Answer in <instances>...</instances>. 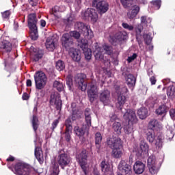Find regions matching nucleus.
<instances>
[{"mask_svg": "<svg viewBox=\"0 0 175 175\" xmlns=\"http://www.w3.org/2000/svg\"><path fill=\"white\" fill-rule=\"evenodd\" d=\"M98 85L99 82L95 80L92 81L90 89L88 91L89 100L92 103L99 98L100 102H102L103 105H106L110 102V91L105 90L99 92V89L98 88Z\"/></svg>", "mask_w": 175, "mask_h": 175, "instance_id": "1", "label": "nucleus"}, {"mask_svg": "<svg viewBox=\"0 0 175 175\" xmlns=\"http://www.w3.org/2000/svg\"><path fill=\"white\" fill-rule=\"evenodd\" d=\"M109 148H111V155L113 158H121L122 157V141L120 137H113L107 141Z\"/></svg>", "mask_w": 175, "mask_h": 175, "instance_id": "2", "label": "nucleus"}, {"mask_svg": "<svg viewBox=\"0 0 175 175\" xmlns=\"http://www.w3.org/2000/svg\"><path fill=\"white\" fill-rule=\"evenodd\" d=\"M91 109L86 108L85 110V121L86 124H83L82 127L76 126L74 128V132L79 137H83L85 132L91 128Z\"/></svg>", "mask_w": 175, "mask_h": 175, "instance_id": "3", "label": "nucleus"}, {"mask_svg": "<svg viewBox=\"0 0 175 175\" xmlns=\"http://www.w3.org/2000/svg\"><path fill=\"white\" fill-rule=\"evenodd\" d=\"M115 90L118 94L116 107L119 110H122V106H124L125 102H126V98L124 95L128 92V88L126 86H116Z\"/></svg>", "mask_w": 175, "mask_h": 175, "instance_id": "4", "label": "nucleus"}, {"mask_svg": "<svg viewBox=\"0 0 175 175\" xmlns=\"http://www.w3.org/2000/svg\"><path fill=\"white\" fill-rule=\"evenodd\" d=\"M111 53H113V48L108 45H104L103 48L96 45L94 51V57L97 61H102L103 59V54L110 55Z\"/></svg>", "mask_w": 175, "mask_h": 175, "instance_id": "5", "label": "nucleus"}, {"mask_svg": "<svg viewBox=\"0 0 175 175\" xmlns=\"http://www.w3.org/2000/svg\"><path fill=\"white\" fill-rule=\"evenodd\" d=\"M75 28L77 31L83 33L85 38L88 39H92V38H94V32L91 30V27L88 25H85L83 22H77L75 25Z\"/></svg>", "mask_w": 175, "mask_h": 175, "instance_id": "6", "label": "nucleus"}, {"mask_svg": "<svg viewBox=\"0 0 175 175\" xmlns=\"http://www.w3.org/2000/svg\"><path fill=\"white\" fill-rule=\"evenodd\" d=\"M36 88L37 90H43L47 83V77L42 71H38L34 75Z\"/></svg>", "mask_w": 175, "mask_h": 175, "instance_id": "7", "label": "nucleus"}, {"mask_svg": "<svg viewBox=\"0 0 175 175\" xmlns=\"http://www.w3.org/2000/svg\"><path fill=\"white\" fill-rule=\"evenodd\" d=\"M50 105L55 106L57 110L61 109V107H62V100H61V96L59 92H55L51 94Z\"/></svg>", "mask_w": 175, "mask_h": 175, "instance_id": "8", "label": "nucleus"}, {"mask_svg": "<svg viewBox=\"0 0 175 175\" xmlns=\"http://www.w3.org/2000/svg\"><path fill=\"white\" fill-rule=\"evenodd\" d=\"M14 173L16 175H29L31 172L29 168L23 163H18L15 165Z\"/></svg>", "mask_w": 175, "mask_h": 175, "instance_id": "9", "label": "nucleus"}, {"mask_svg": "<svg viewBox=\"0 0 175 175\" xmlns=\"http://www.w3.org/2000/svg\"><path fill=\"white\" fill-rule=\"evenodd\" d=\"M77 159L85 175H87V151L82 150L81 152L77 156Z\"/></svg>", "mask_w": 175, "mask_h": 175, "instance_id": "10", "label": "nucleus"}, {"mask_svg": "<svg viewBox=\"0 0 175 175\" xmlns=\"http://www.w3.org/2000/svg\"><path fill=\"white\" fill-rule=\"evenodd\" d=\"M93 5H96V8L100 14L106 13L109 10V3L105 1L102 0H94Z\"/></svg>", "mask_w": 175, "mask_h": 175, "instance_id": "11", "label": "nucleus"}, {"mask_svg": "<svg viewBox=\"0 0 175 175\" xmlns=\"http://www.w3.org/2000/svg\"><path fill=\"white\" fill-rule=\"evenodd\" d=\"M80 46L84 55L85 59H88V61H90L92 57V52L91 51V49L88 48V43L87 42V40H81V43L79 44Z\"/></svg>", "mask_w": 175, "mask_h": 175, "instance_id": "12", "label": "nucleus"}, {"mask_svg": "<svg viewBox=\"0 0 175 175\" xmlns=\"http://www.w3.org/2000/svg\"><path fill=\"white\" fill-rule=\"evenodd\" d=\"M57 43H58V38L56 35H53L46 39L45 46L49 51H54Z\"/></svg>", "mask_w": 175, "mask_h": 175, "instance_id": "13", "label": "nucleus"}, {"mask_svg": "<svg viewBox=\"0 0 175 175\" xmlns=\"http://www.w3.org/2000/svg\"><path fill=\"white\" fill-rule=\"evenodd\" d=\"M123 118L128 122H137V117L133 109H127L123 115Z\"/></svg>", "mask_w": 175, "mask_h": 175, "instance_id": "14", "label": "nucleus"}, {"mask_svg": "<svg viewBox=\"0 0 175 175\" xmlns=\"http://www.w3.org/2000/svg\"><path fill=\"white\" fill-rule=\"evenodd\" d=\"M57 162L62 169H65L70 163V157L65 153L60 154L57 157Z\"/></svg>", "mask_w": 175, "mask_h": 175, "instance_id": "15", "label": "nucleus"}, {"mask_svg": "<svg viewBox=\"0 0 175 175\" xmlns=\"http://www.w3.org/2000/svg\"><path fill=\"white\" fill-rule=\"evenodd\" d=\"M144 27H147V17L142 16L141 17V23L138 24L135 28L137 39H139L142 36V31L144 29Z\"/></svg>", "mask_w": 175, "mask_h": 175, "instance_id": "16", "label": "nucleus"}, {"mask_svg": "<svg viewBox=\"0 0 175 175\" xmlns=\"http://www.w3.org/2000/svg\"><path fill=\"white\" fill-rule=\"evenodd\" d=\"M62 44L66 49L73 46V38L70 36L69 33H65L62 35Z\"/></svg>", "mask_w": 175, "mask_h": 175, "instance_id": "17", "label": "nucleus"}, {"mask_svg": "<svg viewBox=\"0 0 175 175\" xmlns=\"http://www.w3.org/2000/svg\"><path fill=\"white\" fill-rule=\"evenodd\" d=\"M75 83L79 90L82 91H85V90H87V82L84 81V78H83L81 75L75 76Z\"/></svg>", "mask_w": 175, "mask_h": 175, "instance_id": "18", "label": "nucleus"}, {"mask_svg": "<svg viewBox=\"0 0 175 175\" xmlns=\"http://www.w3.org/2000/svg\"><path fill=\"white\" fill-rule=\"evenodd\" d=\"M118 170L123 173V174H131L132 172V167L126 163V161L122 160L118 165Z\"/></svg>", "mask_w": 175, "mask_h": 175, "instance_id": "19", "label": "nucleus"}, {"mask_svg": "<svg viewBox=\"0 0 175 175\" xmlns=\"http://www.w3.org/2000/svg\"><path fill=\"white\" fill-rule=\"evenodd\" d=\"M148 167L151 174H157L158 173V167L155 166V157L150 156L148 159Z\"/></svg>", "mask_w": 175, "mask_h": 175, "instance_id": "20", "label": "nucleus"}, {"mask_svg": "<svg viewBox=\"0 0 175 175\" xmlns=\"http://www.w3.org/2000/svg\"><path fill=\"white\" fill-rule=\"evenodd\" d=\"M148 144L145 141H141L139 143V150L137 152V157H142V155H148Z\"/></svg>", "mask_w": 175, "mask_h": 175, "instance_id": "21", "label": "nucleus"}, {"mask_svg": "<svg viewBox=\"0 0 175 175\" xmlns=\"http://www.w3.org/2000/svg\"><path fill=\"white\" fill-rule=\"evenodd\" d=\"M0 49L3 50V53H10L12 51V43L1 37L0 38Z\"/></svg>", "mask_w": 175, "mask_h": 175, "instance_id": "22", "label": "nucleus"}, {"mask_svg": "<svg viewBox=\"0 0 175 175\" xmlns=\"http://www.w3.org/2000/svg\"><path fill=\"white\" fill-rule=\"evenodd\" d=\"M83 16L85 18H91L93 21H96V18H98V14L95 11V10L92 8H88L83 12Z\"/></svg>", "mask_w": 175, "mask_h": 175, "instance_id": "23", "label": "nucleus"}, {"mask_svg": "<svg viewBox=\"0 0 175 175\" xmlns=\"http://www.w3.org/2000/svg\"><path fill=\"white\" fill-rule=\"evenodd\" d=\"M59 173V168L58 163L55 160H53L49 167V175H58Z\"/></svg>", "mask_w": 175, "mask_h": 175, "instance_id": "24", "label": "nucleus"}, {"mask_svg": "<svg viewBox=\"0 0 175 175\" xmlns=\"http://www.w3.org/2000/svg\"><path fill=\"white\" fill-rule=\"evenodd\" d=\"M69 55L72 58L75 62H79L81 59V54L80 51L76 50L75 48H70L69 51Z\"/></svg>", "mask_w": 175, "mask_h": 175, "instance_id": "25", "label": "nucleus"}, {"mask_svg": "<svg viewBox=\"0 0 175 175\" xmlns=\"http://www.w3.org/2000/svg\"><path fill=\"white\" fill-rule=\"evenodd\" d=\"M139 12H140V7L138 5H133L131 7V10L127 13L128 18L133 20V18L137 16Z\"/></svg>", "mask_w": 175, "mask_h": 175, "instance_id": "26", "label": "nucleus"}, {"mask_svg": "<svg viewBox=\"0 0 175 175\" xmlns=\"http://www.w3.org/2000/svg\"><path fill=\"white\" fill-rule=\"evenodd\" d=\"M146 165L141 161H136L133 165V169L136 174H142L144 172Z\"/></svg>", "mask_w": 175, "mask_h": 175, "instance_id": "27", "label": "nucleus"}, {"mask_svg": "<svg viewBox=\"0 0 175 175\" xmlns=\"http://www.w3.org/2000/svg\"><path fill=\"white\" fill-rule=\"evenodd\" d=\"M38 19H36V14H30L28 16V27L29 28H33L36 27Z\"/></svg>", "mask_w": 175, "mask_h": 175, "instance_id": "28", "label": "nucleus"}, {"mask_svg": "<svg viewBox=\"0 0 175 175\" xmlns=\"http://www.w3.org/2000/svg\"><path fill=\"white\" fill-rule=\"evenodd\" d=\"M71 109H72V120L76 121L77 118H80L81 113L79 110H77V108H76V103H72L71 104Z\"/></svg>", "mask_w": 175, "mask_h": 175, "instance_id": "29", "label": "nucleus"}, {"mask_svg": "<svg viewBox=\"0 0 175 175\" xmlns=\"http://www.w3.org/2000/svg\"><path fill=\"white\" fill-rule=\"evenodd\" d=\"M33 53L31 58L33 61L35 62H38L39 59H41V58L43 57V52L42 51L38 50L35 48H33Z\"/></svg>", "mask_w": 175, "mask_h": 175, "instance_id": "30", "label": "nucleus"}, {"mask_svg": "<svg viewBox=\"0 0 175 175\" xmlns=\"http://www.w3.org/2000/svg\"><path fill=\"white\" fill-rule=\"evenodd\" d=\"M149 128L152 131H159V129H162V124L158 120L153 119L149 122Z\"/></svg>", "mask_w": 175, "mask_h": 175, "instance_id": "31", "label": "nucleus"}, {"mask_svg": "<svg viewBox=\"0 0 175 175\" xmlns=\"http://www.w3.org/2000/svg\"><path fill=\"white\" fill-rule=\"evenodd\" d=\"M169 111V107L165 105H160L157 109H156V114L158 116H163V118L165 117Z\"/></svg>", "mask_w": 175, "mask_h": 175, "instance_id": "32", "label": "nucleus"}, {"mask_svg": "<svg viewBox=\"0 0 175 175\" xmlns=\"http://www.w3.org/2000/svg\"><path fill=\"white\" fill-rule=\"evenodd\" d=\"M126 83L129 88H133L136 84V77L132 74H129L126 77Z\"/></svg>", "mask_w": 175, "mask_h": 175, "instance_id": "33", "label": "nucleus"}, {"mask_svg": "<svg viewBox=\"0 0 175 175\" xmlns=\"http://www.w3.org/2000/svg\"><path fill=\"white\" fill-rule=\"evenodd\" d=\"M34 154L37 161H38L39 163L42 165V163H43L44 162V159L43 154H42V150L40 149V148L36 147Z\"/></svg>", "mask_w": 175, "mask_h": 175, "instance_id": "34", "label": "nucleus"}, {"mask_svg": "<svg viewBox=\"0 0 175 175\" xmlns=\"http://www.w3.org/2000/svg\"><path fill=\"white\" fill-rule=\"evenodd\" d=\"M137 115L141 120H144L147 118V116H148V110L146 107H141L137 111Z\"/></svg>", "mask_w": 175, "mask_h": 175, "instance_id": "35", "label": "nucleus"}, {"mask_svg": "<svg viewBox=\"0 0 175 175\" xmlns=\"http://www.w3.org/2000/svg\"><path fill=\"white\" fill-rule=\"evenodd\" d=\"M133 124H135V122H129V124L124 126V133L126 135L133 133L135 131V126H133Z\"/></svg>", "mask_w": 175, "mask_h": 175, "instance_id": "36", "label": "nucleus"}, {"mask_svg": "<svg viewBox=\"0 0 175 175\" xmlns=\"http://www.w3.org/2000/svg\"><path fill=\"white\" fill-rule=\"evenodd\" d=\"M116 39L119 42H122V40H126V39H128V33H126V31L118 32L116 35Z\"/></svg>", "mask_w": 175, "mask_h": 175, "instance_id": "37", "label": "nucleus"}, {"mask_svg": "<svg viewBox=\"0 0 175 175\" xmlns=\"http://www.w3.org/2000/svg\"><path fill=\"white\" fill-rule=\"evenodd\" d=\"M31 32H30V36L32 39V40H36L39 37V35L38 34V27H29Z\"/></svg>", "mask_w": 175, "mask_h": 175, "instance_id": "38", "label": "nucleus"}, {"mask_svg": "<svg viewBox=\"0 0 175 175\" xmlns=\"http://www.w3.org/2000/svg\"><path fill=\"white\" fill-rule=\"evenodd\" d=\"M100 167L103 173H109V172L110 171V165H109V163L106 162L105 160H103L101 162Z\"/></svg>", "mask_w": 175, "mask_h": 175, "instance_id": "39", "label": "nucleus"}, {"mask_svg": "<svg viewBox=\"0 0 175 175\" xmlns=\"http://www.w3.org/2000/svg\"><path fill=\"white\" fill-rule=\"evenodd\" d=\"M112 128L116 135H121V129H122V127L121 126L120 122H115L113 124Z\"/></svg>", "mask_w": 175, "mask_h": 175, "instance_id": "40", "label": "nucleus"}, {"mask_svg": "<svg viewBox=\"0 0 175 175\" xmlns=\"http://www.w3.org/2000/svg\"><path fill=\"white\" fill-rule=\"evenodd\" d=\"M102 143V134L96 133L95 134V144L97 149L100 148V144Z\"/></svg>", "mask_w": 175, "mask_h": 175, "instance_id": "41", "label": "nucleus"}, {"mask_svg": "<svg viewBox=\"0 0 175 175\" xmlns=\"http://www.w3.org/2000/svg\"><path fill=\"white\" fill-rule=\"evenodd\" d=\"M31 124L34 132H36V131H38V128H39V120H38V117L35 115L33 116Z\"/></svg>", "mask_w": 175, "mask_h": 175, "instance_id": "42", "label": "nucleus"}, {"mask_svg": "<svg viewBox=\"0 0 175 175\" xmlns=\"http://www.w3.org/2000/svg\"><path fill=\"white\" fill-rule=\"evenodd\" d=\"M53 88H56L59 92L64 91V84L58 81H55L53 83Z\"/></svg>", "mask_w": 175, "mask_h": 175, "instance_id": "43", "label": "nucleus"}, {"mask_svg": "<svg viewBox=\"0 0 175 175\" xmlns=\"http://www.w3.org/2000/svg\"><path fill=\"white\" fill-rule=\"evenodd\" d=\"M144 40L146 44H150L152 40V37H151V33H144L143 35Z\"/></svg>", "mask_w": 175, "mask_h": 175, "instance_id": "44", "label": "nucleus"}, {"mask_svg": "<svg viewBox=\"0 0 175 175\" xmlns=\"http://www.w3.org/2000/svg\"><path fill=\"white\" fill-rule=\"evenodd\" d=\"M55 68L57 70L61 72V70L65 69V63L62 60H59L56 62Z\"/></svg>", "mask_w": 175, "mask_h": 175, "instance_id": "45", "label": "nucleus"}, {"mask_svg": "<svg viewBox=\"0 0 175 175\" xmlns=\"http://www.w3.org/2000/svg\"><path fill=\"white\" fill-rule=\"evenodd\" d=\"M146 139L149 143H154L155 140V134L153 132L149 131L146 134Z\"/></svg>", "mask_w": 175, "mask_h": 175, "instance_id": "46", "label": "nucleus"}, {"mask_svg": "<svg viewBox=\"0 0 175 175\" xmlns=\"http://www.w3.org/2000/svg\"><path fill=\"white\" fill-rule=\"evenodd\" d=\"M120 2L122 5L124 6V8H129L130 6H132V3H133V0H120Z\"/></svg>", "mask_w": 175, "mask_h": 175, "instance_id": "47", "label": "nucleus"}, {"mask_svg": "<svg viewBox=\"0 0 175 175\" xmlns=\"http://www.w3.org/2000/svg\"><path fill=\"white\" fill-rule=\"evenodd\" d=\"M75 21H76V15L70 14L69 17L67 18V23L68 25H72Z\"/></svg>", "mask_w": 175, "mask_h": 175, "instance_id": "48", "label": "nucleus"}, {"mask_svg": "<svg viewBox=\"0 0 175 175\" xmlns=\"http://www.w3.org/2000/svg\"><path fill=\"white\" fill-rule=\"evenodd\" d=\"M151 3H152V5L156 10H159V9L161 8V0L152 1L151 2Z\"/></svg>", "mask_w": 175, "mask_h": 175, "instance_id": "49", "label": "nucleus"}, {"mask_svg": "<svg viewBox=\"0 0 175 175\" xmlns=\"http://www.w3.org/2000/svg\"><path fill=\"white\" fill-rule=\"evenodd\" d=\"M66 129L72 130V118H68L65 122Z\"/></svg>", "mask_w": 175, "mask_h": 175, "instance_id": "50", "label": "nucleus"}, {"mask_svg": "<svg viewBox=\"0 0 175 175\" xmlns=\"http://www.w3.org/2000/svg\"><path fill=\"white\" fill-rule=\"evenodd\" d=\"M162 135H159L157 137V140L155 143V146L157 147V148H161L162 147Z\"/></svg>", "mask_w": 175, "mask_h": 175, "instance_id": "51", "label": "nucleus"}, {"mask_svg": "<svg viewBox=\"0 0 175 175\" xmlns=\"http://www.w3.org/2000/svg\"><path fill=\"white\" fill-rule=\"evenodd\" d=\"M70 135H72V130L66 129V132L64 133L65 139L66 142H70Z\"/></svg>", "mask_w": 175, "mask_h": 175, "instance_id": "52", "label": "nucleus"}, {"mask_svg": "<svg viewBox=\"0 0 175 175\" xmlns=\"http://www.w3.org/2000/svg\"><path fill=\"white\" fill-rule=\"evenodd\" d=\"M122 27L124 28V29H127L128 31H133L135 29V27L132 25H129L128 23H123L122 24Z\"/></svg>", "mask_w": 175, "mask_h": 175, "instance_id": "53", "label": "nucleus"}, {"mask_svg": "<svg viewBox=\"0 0 175 175\" xmlns=\"http://www.w3.org/2000/svg\"><path fill=\"white\" fill-rule=\"evenodd\" d=\"M66 84L69 88V90H72V85H73V80L72 79V77L69 76L66 79Z\"/></svg>", "mask_w": 175, "mask_h": 175, "instance_id": "54", "label": "nucleus"}, {"mask_svg": "<svg viewBox=\"0 0 175 175\" xmlns=\"http://www.w3.org/2000/svg\"><path fill=\"white\" fill-rule=\"evenodd\" d=\"M70 36L72 38H75V39H79L80 38V33L77 31H73L70 32Z\"/></svg>", "mask_w": 175, "mask_h": 175, "instance_id": "55", "label": "nucleus"}, {"mask_svg": "<svg viewBox=\"0 0 175 175\" xmlns=\"http://www.w3.org/2000/svg\"><path fill=\"white\" fill-rule=\"evenodd\" d=\"M59 7L58 5H55L53 8H52V14L55 17H58V13H59Z\"/></svg>", "mask_w": 175, "mask_h": 175, "instance_id": "56", "label": "nucleus"}, {"mask_svg": "<svg viewBox=\"0 0 175 175\" xmlns=\"http://www.w3.org/2000/svg\"><path fill=\"white\" fill-rule=\"evenodd\" d=\"M167 137L170 140H172V138L174 137V133H173V131L172 129H169L167 131Z\"/></svg>", "mask_w": 175, "mask_h": 175, "instance_id": "57", "label": "nucleus"}, {"mask_svg": "<svg viewBox=\"0 0 175 175\" xmlns=\"http://www.w3.org/2000/svg\"><path fill=\"white\" fill-rule=\"evenodd\" d=\"M137 57V55L136 53H133V55L130 56L127 59V62L131 63L132 61H135L136 58Z\"/></svg>", "mask_w": 175, "mask_h": 175, "instance_id": "58", "label": "nucleus"}, {"mask_svg": "<svg viewBox=\"0 0 175 175\" xmlns=\"http://www.w3.org/2000/svg\"><path fill=\"white\" fill-rule=\"evenodd\" d=\"M58 124H59V120H55L53 121V122L52 123V126H51V129H52V131H54V129H55L57 128V126L58 125Z\"/></svg>", "mask_w": 175, "mask_h": 175, "instance_id": "59", "label": "nucleus"}, {"mask_svg": "<svg viewBox=\"0 0 175 175\" xmlns=\"http://www.w3.org/2000/svg\"><path fill=\"white\" fill-rule=\"evenodd\" d=\"M3 18H8L9 16H10V12L9 11H5L3 13H2Z\"/></svg>", "mask_w": 175, "mask_h": 175, "instance_id": "60", "label": "nucleus"}, {"mask_svg": "<svg viewBox=\"0 0 175 175\" xmlns=\"http://www.w3.org/2000/svg\"><path fill=\"white\" fill-rule=\"evenodd\" d=\"M170 116L172 120H175V109L170 110Z\"/></svg>", "mask_w": 175, "mask_h": 175, "instance_id": "61", "label": "nucleus"}, {"mask_svg": "<svg viewBox=\"0 0 175 175\" xmlns=\"http://www.w3.org/2000/svg\"><path fill=\"white\" fill-rule=\"evenodd\" d=\"M29 2L31 6H36L38 5V0H29Z\"/></svg>", "mask_w": 175, "mask_h": 175, "instance_id": "62", "label": "nucleus"}, {"mask_svg": "<svg viewBox=\"0 0 175 175\" xmlns=\"http://www.w3.org/2000/svg\"><path fill=\"white\" fill-rule=\"evenodd\" d=\"M150 81L152 85H154L157 83V79H155V77H151L150 78Z\"/></svg>", "mask_w": 175, "mask_h": 175, "instance_id": "63", "label": "nucleus"}, {"mask_svg": "<svg viewBox=\"0 0 175 175\" xmlns=\"http://www.w3.org/2000/svg\"><path fill=\"white\" fill-rule=\"evenodd\" d=\"M22 98L23 99V100H27V99L29 98L28 94L27 93H24L23 94Z\"/></svg>", "mask_w": 175, "mask_h": 175, "instance_id": "64", "label": "nucleus"}]
</instances>
